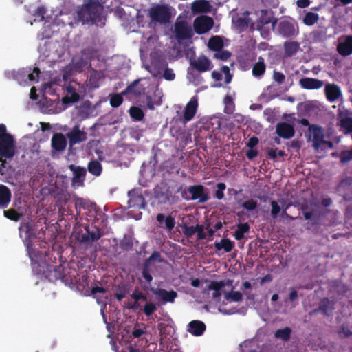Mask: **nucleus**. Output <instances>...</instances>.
I'll list each match as a JSON object with an SVG mask.
<instances>
[{
	"label": "nucleus",
	"mask_w": 352,
	"mask_h": 352,
	"mask_svg": "<svg viewBox=\"0 0 352 352\" xmlns=\"http://www.w3.org/2000/svg\"><path fill=\"white\" fill-rule=\"evenodd\" d=\"M103 6L98 0H88L87 3L78 8L76 12V19L82 24L99 21Z\"/></svg>",
	"instance_id": "nucleus-1"
},
{
	"label": "nucleus",
	"mask_w": 352,
	"mask_h": 352,
	"mask_svg": "<svg viewBox=\"0 0 352 352\" xmlns=\"http://www.w3.org/2000/svg\"><path fill=\"white\" fill-rule=\"evenodd\" d=\"M75 201V208L76 210V215L80 216L82 210H87L90 212L94 211L95 212V219L96 220H101L102 222H104L107 221V218L105 214H104L100 210H96V204L91 203V201L82 198L78 196H74V197Z\"/></svg>",
	"instance_id": "nucleus-2"
},
{
	"label": "nucleus",
	"mask_w": 352,
	"mask_h": 352,
	"mask_svg": "<svg viewBox=\"0 0 352 352\" xmlns=\"http://www.w3.org/2000/svg\"><path fill=\"white\" fill-rule=\"evenodd\" d=\"M149 16L153 21L166 24L171 19L170 7L165 4H157L150 9Z\"/></svg>",
	"instance_id": "nucleus-3"
},
{
	"label": "nucleus",
	"mask_w": 352,
	"mask_h": 352,
	"mask_svg": "<svg viewBox=\"0 0 352 352\" xmlns=\"http://www.w3.org/2000/svg\"><path fill=\"white\" fill-rule=\"evenodd\" d=\"M277 33L283 38H294L299 34V27L294 20H281L277 26Z\"/></svg>",
	"instance_id": "nucleus-4"
},
{
	"label": "nucleus",
	"mask_w": 352,
	"mask_h": 352,
	"mask_svg": "<svg viewBox=\"0 0 352 352\" xmlns=\"http://www.w3.org/2000/svg\"><path fill=\"white\" fill-rule=\"evenodd\" d=\"M173 33L178 43L190 39L194 35L191 25L185 20L177 21L175 23Z\"/></svg>",
	"instance_id": "nucleus-5"
},
{
	"label": "nucleus",
	"mask_w": 352,
	"mask_h": 352,
	"mask_svg": "<svg viewBox=\"0 0 352 352\" xmlns=\"http://www.w3.org/2000/svg\"><path fill=\"white\" fill-rule=\"evenodd\" d=\"M15 155V142L13 137L0 139V162L5 166L6 159H12Z\"/></svg>",
	"instance_id": "nucleus-6"
},
{
	"label": "nucleus",
	"mask_w": 352,
	"mask_h": 352,
	"mask_svg": "<svg viewBox=\"0 0 352 352\" xmlns=\"http://www.w3.org/2000/svg\"><path fill=\"white\" fill-rule=\"evenodd\" d=\"M214 25L212 17L201 16L197 17L193 22L195 32L198 34H203L210 30Z\"/></svg>",
	"instance_id": "nucleus-7"
},
{
	"label": "nucleus",
	"mask_w": 352,
	"mask_h": 352,
	"mask_svg": "<svg viewBox=\"0 0 352 352\" xmlns=\"http://www.w3.org/2000/svg\"><path fill=\"white\" fill-rule=\"evenodd\" d=\"M128 205L129 208H135L138 209H144L146 203L140 189H132L128 192Z\"/></svg>",
	"instance_id": "nucleus-8"
},
{
	"label": "nucleus",
	"mask_w": 352,
	"mask_h": 352,
	"mask_svg": "<svg viewBox=\"0 0 352 352\" xmlns=\"http://www.w3.org/2000/svg\"><path fill=\"white\" fill-rule=\"evenodd\" d=\"M85 230L87 233L82 234L77 237V239L81 243L97 241L104 235L103 230L98 226H95L94 229L91 230L89 226H86Z\"/></svg>",
	"instance_id": "nucleus-9"
},
{
	"label": "nucleus",
	"mask_w": 352,
	"mask_h": 352,
	"mask_svg": "<svg viewBox=\"0 0 352 352\" xmlns=\"http://www.w3.org/2000/svg\"><path fill=\"white\" fill-rule=\"evenodd\" d=\"M309 132L312 135V143L313 146L316 148H318L322 144L327 143L324 141V133L322 127L317 124H311L309 128ZM329 146H332L331 142H328Z\"/></svg>",
	"instance_id": "nucleus-10"
},
{
	"label": "nucleus",
	"mask_w": 352,
	"mask_h": 352,
	"mask_svg": "<svg viewBox=\"0 0 352 352\" xmlns=\"http://www.w3.org/2000/svg\"><path fill=\"white\" fill-rule=\"evenodd\" d=\"M277 19L274 16L273 12L267 9L260 10L258 19L256 21L257 29L261 30L267 24H272V28L274 29Z\"/></svg>",
	"instance_id": "nucleus-11"
},
{
	"label": "nucleus",
	"mask_w": 352,
	"mask_h": 352,
	"mask_svg": "<svg viewBox=\"0 0 352 352\" xmlns=\"http://www.w3.org/2000/svg\"><path fill=\"white\" fill-rule=\"evenodd\" d=\"M66 136L69 140L70 147L85 142L87 138V133L80 130L77 125L74 126L72 131L66 134Z\"/></svg>",
	"instance_id": "nucleus-12"
},
{
	"label": "nucleus",
	"mask_w": 352,
	"mask_h": 352,
	"mask_svg": "<svg viewBox=\"0 0 352 352\" xmlns=\"http://www.w3.org/2000/svg\"><path fill=\"white\" fill-rule=\"evenodd\" d=\"M205 188L202 185H193L188 188V192L192 195L191 200H199V203L204 204L208 201L209 195L205 192Z\"/></svg>",
	"instance_id": "nucleus-13"
},
{
	"label": "nucleus",
	"mask_w": 352,
	"mask_h": 352,
	"mask_svg": "<svg viewBox=\"0 0 352 352\" xmlns=\"http://www.w3.org/2000/svg\"><path fill=\"white\" fill-rule=\"evenodd\" d=\"M190 65L199 72H205L212 69L210 59L204 55L199 56L197 59H191Z\"/></svg>",
	"instance_id": "nucleus-14"
},
{
	"label": "nucleus",
	"mask_w": 352,
	"mask_h": 352,
	"mask_svg": "<svg viewBox=\"0 0 352 352\" xmlns=\"http://www.w3.org/2000/svg\"><path fill=\"white\" fill-rule=\"evenodd\" d=\"M324 94L327 100L330 102H336L342 96L340 87L334 83H328L325 85Z\"/></svg>",
	"instance_id": "nucleus-15"
},
{
	"label": "nucleus",
	"mask_w": 352,
	"mask_h": 352,
	"mask_svg": "<svg viewBox=\"0 0 352 352\" xmlns=\"http://www.w3.org/2000/svg\"><path fill=\"white\" fill-rule=\"evenodd\" d=\"M198 108V100L197 96L191 98L190 100L187 103L184 111V122H190L195 117Z\"/></svg>",
	"instance_id": "nucleus-16"
},
{
	"label": "nucleus",
	"mask_w": 352,
	"mask_h": 352,
	"mask_svg": "<svg viewBox=\"0 0 352 352\" xmlns=\"http://www.w3.org/2000/svg\"><path fill=\"white\" fill-rule=\"evenodd\" d=\"M276 134L284 139H290L294 136L295 130L294 126L287 122H279L276 126Z\"/></svg>",
	"instance_id": "nucleus-17"
},
{
	"label": "nucleus",
	"mask_w": 352,
	"mask_h": 352,
	"mask_svg": "<svg viewBox=\"0 0 352 352\" xmlns=\"http://www.w3.org/2000/svg\"><path fill=\"white\" fill-rule=\"evenodd\" d=\"M63 267L61 265L58 266H49L46 271L43 273L46 278L50 282H54L59 279L64 278L63 276Z\"/></svg>",
	"instance_id": "nucleus-18"
},
{
	"label": "nucleus",
	"mask_w": 352,
	"mask_h": 352,
	"mask_svg": "<svg viewBox=\"0 0 352 352\" xmlns=\"http://www.w3.org/2000/svg\"><path fill=\"white\" fill-rule=\"evenodd\" d=\"M66 137L61 133H56L52 135L51 145L53 151L62 152L67 146Z\"/></svg>",
	"instance_id": "nucleus-19"
},
{
	"label": "nucleus",
	"mask_w": 352,
	"mask_h": 352,
	"mask_svg": "<svg viewBox=\"0 0 352 352\" xmlns=\"http://www.w3.org/2000/svg\"><path fill=\"white\" fill-rule=\"evenodd\" d=\"M69 169L73 171L72 184L78 186H82L86 177V170L80 166L70 165Z\"/></svg>",
	"instance_id": "nucleus-20"
},
{
	"label": "nucleus",
	"mask_w": 352,
	"mask_h": 352,
	"mask_svg": "<svg viewBox=\"0 0 352 352\" xmlns=\"http://www.w3.org/2000/svg\"><path fill=\"white\" fill-rule=\"evenodd\" d=\"M299 85L305 89H319L324 85V82L318 78L305 77L300 79Z\"/></svg>",
	"instance_id": "nucleus-21"
},
{
	"label": "nucleus",
	"mask_w": 352,
	"mask_h": 352,
	"mask_svg": "<svg viewBox=\"0 0 352 352\" xmlns=\"http://www.w3.org/2000/svg\"><path fill=\"white\" fill-rule=\"evenodd\" d=\"M158 299L164 302H173L177 296V293L174 290L167 291L164 289L157 288L153 291Z\"/></svg>",
	"instance_id": "nucleus-22"
},
{
	"label": "nucleus",
	"mask_w": 352,
	"mask_h": 352,
	"mask_svg": "<svg viewBox=\"0 0 352 352\" xmlns=\"http://www.w3.org/2000/svg\"><path fill=\"white\" fill-rule=\"evenodd\" d=\"M206 329V324L201 320H192L187 326V331L195 336L203 335Z\"/></svg>",
	"instance_id": "nucleus-23"
},
{
	"label": "nucleus",
	"mask_w": 352,
	"mask_h": 352,
	"mask_svg": "<svg viewBox=\"0 0 352 352\" xmlns=\"http://www.w3.org/2000/svg\"><path fill=\"white\" fill-rule=\"evenodd\" d=\"M156 220L160 223V227L168 231H171L175 228V219L172 215L165 217L164 214L160 213L157 215Z\"/></svg>",
	"instance_id": "nucleus-24"
},
{
	"label": "nucleus",
	"mask_w": 352,
	"mask_h": 352,
	"mask_svg": "<svg viewBox=\"0 0 352 352\" xmlns=\"http://www.w3.org/2000/svg\"><path fill=\"white\" fill-rule=\"evenodd\" d=\"M211 9V5L206 0H196L192 2L191 7V10L195 14L208 13Z\"/></svg>",
	"instance_id": "nucleus-25"
},
{
	"label": "nucleus",
	"mask_w": 352,
	"mask_h": 352,
	"mask_svg": "<svg viewBox=\"0 0 352 352\" xmlns=\"http://www.w3.org/2000/svg\"><path fill=\"white\" fill-rule=\"evenodd\" d=\"M11 190L5 185L0 184V208H6L11 201Z\"/></svg>",
	"instance_id": "nucleus-26"
},
{
	"label": "nucleus",
	"mask_w": 352,
	"mask_h": 352,
	"mask_svg": "<svg viewBox=\"0 0 352 352\" xmlns=\"http://www.w3.org/2000/svg\"><path fill=\"white\" fill-rule=\"evenodd\" d=\"M145 93V88L140 84V80H134L131 85H128L126 89L122 92L123 94H131L134 96H140Z\"/></svg>",
	"instance_id": "nucleus-27"
},
{
	"label": "nucleus",
	"mask_w": 352,
	"mask_h": 352,
	"mask_svg": "<svg viewBox=\"0 0 352 352\" xmlns=\"http://www.w3.org/2000/svg\"><path fill=\"white\" fill-rule=\"evenodd\" d=\"M337 51L343 56L352 54V35L347 36L344 42L340 43L337 45Z\"/></svg>",
	"instance_id": "nucleus-28"
},
{
	"label": "nucleus",
	"mask_w": 352,
	"mask_h": 352,
	"mask_svg": "<svg viewBox=\"0 0 352 352\" xmlns=\"http://www.w3.org/2000/svg\"><path fill=\"white\" fill-rule=\"evenodd\" d=\"M266 71V64L263 57L259 56L258 61L253 65L252 73V75L258 78H261Z\"/></svg>",
	"instance_id": "nucleus-29"
},
{
	"label": "nucleus",
	"mask_w": 352,
	"mask_h": 352,
	"mask_svg": "<svg viewBox=\"0 0 352 352\" xmlns=\"http://www.w3.org/2000/svg\"><path fill=\"white\" fill-rule=\"evenodd\" d=\"M225 286L226 283L224 280H212L208 286V289L214 291L212 293V297L214 299H219L221 296V290Z\"/></svg>",
	"instance_id": "nucleus-30"
},
{
	"label": "nucleus",
	"mask_w": 352,
	"mask_h": 352,
	"mask_svg": "<svg viewBox=\"0 0 352 352\" xmlns=\"http://www.w3.org/2000/svg\"><path fill=\"white\" fill-rule=\"evenodd\" d=\"M104 78V73L101 70H94L89 76V85L93 88H98L100 81Z\"/></svg>",
	"instance_id": "nucleus-31"
},
{
	"label": "nucleus",
	"mask_w": 352,
	"mask_h": 352,
	"mask_svg": "<svg viewBox=\"0 0 352 352\" xmlns=\"http://www.w3.org/2000/svg\"><path fill=\"white\" fill-rule=\"evenodd\" d=\"M329 307L330 301L329 298H324L320 301L318 307L317 309H314L310 313V315L321 312L323 315L326 316H329L331 315V311H329Z\"/></svg>",
	"instance_id": "nucleus-32"
},
{
	"label": "nucleus",
	"mask_w": 352,
	"mask_h": 352,
	"mask_svg": "<svg viewBox=\"0 0 352 352\" xmlns=\"http://www.w3.org/2000/svg\"><path fill=\"white\" fill-rule=\"evenodd\" d=\"M157 329L160 331L161 340L166 339L167 336H171L174 332L173 327L170 323L159 322Z\"/></svg>",
	"instance_id": "nucleus-33"
},
{
	"label": "nucleus",
	"mask_w": 352,
	"mask_h": 352,
	"mask_svg": "<svg viewBox=\"0 0 352 352\" xmlns=\"http://www.w3.org/2000/svg\"><path fill=\"white\" fill-rule=\"evenodd\" d=\"M214 247L218 251L223 249L226 252H230L234 247V243L229 239H222L220 241L214 243Z\"/></svg>",
	"instance_id": "nucleus-34"
},
{
	"label": "nucleus",
	"mask_w": 352,
	"mask_h": 352,
	"mask_svg": "<svg viewBox=\"0 0 352 352\" xmlns=\"http://www.w3.org/2000/svg\"><path fill=\"white\" fill-rule=\"evenodd\" d=\"M300 44L296 41H286L284 43L285 54L287 57H292L299 50Z\"/></svg>",
	"instance_id": "nucleus-35"
},
{
	"label": "nucleus",
	"mask_w": 352,
	"mask_h": 352,
	"mask_svg": "<svg viewBox=\"0 0 352 352\" xmlns=\"http://www.w3.org/2000/svg\"><path fill=\"white\" fill-rule=\"evenodd\" d=\"M223 41L222 38L219 36H212L208 43V47L212 51L215 52L222 50L223 47Z\"/></svg>",
	"instance_id": "nucleus-36"
},
{
	"label": "nucleus",
	"mask_w": 352,
	"mask_h": 352,
	"mask_svg": "<svg viewBox=\"0 0 352 352\" xmlns=\"http://www.w3.org/2000/svg\"><path fill=\"white\" fill-rule=\"evenodd\" d=\"M87 170L91 175L98 177L101 175L102 171V166L101 163L96 160H91L87 166Z\"/></svg>",
	"instance_id": "nucleus-37"
},
{
	"label": "nucleus",
	"mask_w": 352,
	"mask_h": 352,
	"mask_svg": "<svg viewBox=\"0 0 352 352\" xmlns=\"http://www.w3.org/2000/svg\"><path fill=\"white\" fill-rule=\"evenodd\" d=\"M168 66L167 62L164 59L155 60L151 62L153 67V75L157 76L161 74V71Z\"/></svg>",
	"instance_id": "nucleus-38"
},
{
	"label": "nucleus",
	"mask_w": 352,
	"mask_h": 352,
	"mask_svg": "<svg viewBox=\"0 0 352 352\" xmlns=\"http://www.w3.org/2000/svg\"><path fill=\"white\" fill-rule=\"evenodd\" d=\"M250 226L248 223H239L237 225V229L234 233V236L236 240L240 241L244 238L245 233L249 232Z\"/></svg>",
	"instance_id": "nucleus-39"
},
{
	"label": "nucleus",
	"mask_w": 352,
	"mask_h": 352,
	"mask_svg": "<svg viewBox=\"0 0 352 352\" xmlns=\"http://www.w3.org/2000/svg\"><path fill=\"white\" fill-rule=\"evenodd\" d=\"M291 333L292 329L289 327H286L283 329H277L274 333V337L286 342L290 339Z\"/></svg>",
	"instance_id": "nucleus-40"
},
{
	"label": "nucleus",
	"mask_w": 352,
	"mask_h": 352,
	"mask_svg": "<svg viewBox=\"0 0 352 352\" xmlns=\"http://www.w3.org/2000/svg\"><path fill=\"white\" fill-rule=\"evenodd\" d=\"M68 92L71 94L70 96H64L62 98V102L64 104H72L78 102L80 100V96L76 93L73 88H68Z\"/></svg>",
	"instance_id": "nucleus-41"
},
{
	"label": "nucleus",
	"mask_w": 352,
	"mask_h": 352,
	"mask_svg": "<svg viewBox=\"0 0 352 352\" xmlns=\"http://www.w3.org/2000/svg\"><path fill=\"white\" fill-rule=\"evenodd\" d=\"M340 126L344 130V133H352V117L345 116L340 118Z\"/></svg>",
	"instance_id": "nucleus-42"
},
{
	"label": "nucleus",
	"mask_w": 352,
	"mask_h": 352,
	"mask_svg": "<svg viewBox=\"0 0 352 352\" xmlns=\"http://www.w3.org/2000/svg\"><path fill=\"white\" fill-rule=\"evenodd\" d=\"M3 215L7 219L13 221H19L22 217V214L18 212L14 208H10L8 210L3 211Z\"/></svg>",
	"instance_id": "nucleus-43"
},
{
	"label": "nucleus",
	"mask_w": 352,
	"mask_h": 352,
	"mask_svg": "<svg viewBox=\"0 0 352 352\" xmlns=\"http://www.w3.org/2000/svg\"><path fill=\"white\" fill-rule=\"evenodd\" d=\"M151 266L150 263L145 261L142 270V275L148 283H151L153 280V276L151 274L152 271Z\"/></svg>",
	"instance_id": "nucleus-44"
},
{
	"label": "nucleus",
	"mask_w": 352,
	"mask_h": 352,
	"mask_svg": "<svg viewBox=\"0 0 352 352\" xmlns=\"http://www.w3.org/2000/svg\"><path fill=\"white\" fill-rule=\"evenodd\" d=\"M122 95H124L122 93L109 95L110 104L112 107L118 108L122 104L124 100Z\"/></svg>",
	"instance_id": "nucleus-45"
},
{
	"label": "nucleus",
	"mask_w": 352,
	"mask_h": 352,
	"mask_svg": "<svg viewBox=\"0 0 352 352\" xmlns=\"http://www.w3.org/2000/svg\"><path fill=\"white\" fill-rule=\"evenodd\" d=\"M130 116L137 121H140L143 119L144 113L143 111L138 107H131L129 109Z\"/></svg>",
	"instance_id": "nucleus-46"
},
{
	"label": "nucleus",
	"mask_w": 352,
	"mask_h": 352,
	"mask_svg": "<svg viewBox=\"0 0 352 352\" xmlns=\"http://www.w3.org/2000/svg\"><path fill=\"white\" fill-rule=\"evenodd\" d=\"M318 21V14L311 12H307L303 19V23L307 25H312L317 23Z\"/></svg>",
	"instance_id": "nucleus-47"
},
{
	"label": "nucleus",
	"mask_w": 352,
	"mask_h": 352,
	"mask_svg": "<svg viewBox=\"0 0 352 352\" xmlns=\"http://www.w3.org/2000/svg\"><path fill=\"white\" fill-rule=\"evenodd\" d=\"M225 298L227 300H231L234 302H240L243 300V295L239 291L234 292H225Z\"/></svg>",
	"instance_id": "nucleus-48"
},
{
	"label": "nucleus",
	"mask_w": 352,
	"mask_h": 352,
	"mask_svg": "<svg viewBox=\"0 0 352 352\" xmlns=\"http://www.w3.org/2000/svg\"><path fill=\"white\" fill-rule=\"evenodd\" d=\"M129 294V289L124 285H119L115 293V297L118 301H121Z\"/></svg>",
	"instance_id": "nucleus-49"
},
{
	"label": "nucleus",
	"mask_w": 352,
	"mask_h": 352,
	"mask_svg": "<svg viewBox=\"0 0 352 352\" xmlns=\"http://www.w3.org/2000/svg\"><path fill=\"white\" fill-rule=\"evenodd\" d=\"M91 294L94 296L97 300L98 303H104V302L100 300V298L97 295L98 293L100 294H106L107 289L103 287L95 286L91 288Z\"/></svg>",
	"instance_id": "nucleus-50"
},
{
	"label": "nucleus",
	"mask_w": 352,
	"mask_h": 352,
	"mask_svg": "<svg viewBox=\"0 0 352 352\" xmlns=\"http://www.w3.org/2000/svg\"><path fill=\"white\" fill-rule=\"evenodd\" d=\"M231 56V53L228 50H220L214 54L213 58L221 60H227Z\"/></svg>",
	"instance_id": "nucleus-51"
},
{
	"label": "nucleus",
	"mask_w": 352,
	"mask_h": 352,
	"mask_svg": "<svg viewBox=\"0 0 352 352\" xmlns=\"http://www.w3.org/2000/svg\"><path fill=\"white\" fill-rule=\"evenodd\" d=\"M340 162L346 164L352 160V148L351 150H344L340 155Z\"/></svg>",
	"instance_id": "nucleus-52"
},
{
	"label": "nucleus",
	"mask_w": 352,
	"mask_h": 352,
	"mask_svg": "<svg viewBox=\"0 0 352 352\" xmlns=\"http://www.w3.org/2000/svg\"><path fill=\"white\" fill-rule=\"evenodd\" d=\"M224 102L226 104L224 112L228 114L232 113L234 107L232 97L228 95L226 96L224 99Z\"/></svg>",
	"instance_id": "nucleus-53"
},
{
	"label": "nucleus",
	"mask_w": 352,
	"mask_h": 352,
	"mask_svg": "<svg viewBox=\"0 0 352 352\" xmlns=\"http://www.w3.org/2000/svg\"><path fill=\"white\" fill-rule=\"evenodd\" d=\"M145 261L150 263L151 265L153 261H157V263L164 262V258L162 257L160 253L158 251H153L151 255Z\"/></svg>",
	"instance_id": "nucleus-54"
},
{
	"label": "nucleus",
	"mask_w": 352,
	"mask_h": 352,
	"mask_svg": "<svg viewBox=\"0 0 352 352\" xmlns=\"http://www.w3.org/2000/svg\"><path fill=\"white\" fill-rule=\"evenodd\" d=\"M156 310V305L152 302H146L143 309L144 313L146 316H151Z\"/></svg>",
	"instance_id": "nucleus-55"
},
{
	"label": "nucleus",
	"mask_w": 352,
	"mask_h": 352,
	"mask_svg": "<svg viewBox=\"0 0 352 352\" xmlns=\"http://www.w3.org/2000/svg\"><path fill=\"white\" fill-rule=\"evenodd\" d=\"M217 190L215 191L214 196L217 199L221 200L225 197L223 191L225 190L226 186L224 183L220 182L217 184Z\"/></svg>",
	"instance_id": "nucleus-56"
},
{
	"label": "nucleus",
	"mask_w": 352,
	"mask_h": 352,
	"mask_svg": "<svg viewBox=\"0 0 352 352\" xmlns=\"http://www.w3.org/2000/svg\"><path fill=\"white\" fill-rule=\"evenodd\" d=\"M30 70L31 69H30L28 71V72H29L28 76V80L31 82H38L39 75L41 74L39 68L34 67L32 72H30Z\"/></svg>",
	"instance_id": "nucleus-57"
},
{
	"label": "nucleus",
	"mask_w": 352,
	"mask_h": 352,
	"mask_svg": "<svg viewBox=\"0 0 352 352\" xmlns=\"http://www.w3.org/2000/svg\"><path fill=\"white\" fill-rule=\"evenodd\" d=\"M131 297L135 301H139V300L146 301L147 300V296L138 289H135L133 291V292L131 295Z\"/></svg>",
	"instance_id": "nucleus-58"
},
{
	"label": "nucleus",
	"mask_w": 352,
	"mask_h": 352,
	"mask_svg": "<svg viewBox=\"0 0 352 352\" xmlns=\"http://www.w3.org/2000/svg\"><path fill=\"white\" fill-rule=\"evenodd\" d=\"M120 246L123 250L129 251L132 250L133 243L131 239L124 238L122 241H121Z\"/></svg>",
	"instance_id": "nucleus-59"
},
{
	"label": "nucleus",
	"mask_w": 352,
	"mask_h": 352,
	"mask_svg": "<svg viewBox=\"0 0 352 352\" xmlns=\"http://www.w3.org/2000/svg\"><path fill=\"white\" fill-rule=\"evenodd\" d=\"M271 206H272L271 215L274 218H276V217H277L278 214L281 211V206H280L278 205V202L274 200H272L271 201Z\"/></svg>",
	"instance_id": "nucleus-60"
},
{
	"label": "nucleus",
	"mask_w": 352,
	"mask_h": 352,
	"mask_svg": "<svg viewBox=\"0 0 352 352\" xmlns=\"http://www.w3.org/2000/svg\"><path fill=\"white\" fill-rule=\"evenodd\" d=\"M257 202L253 199L246 201L242 204V207L248 211L255 210L257 208Z\"/></svg>",
	"instance_id": "nucleus-61"
},
{
	"label": "nucleus",
	"mask_w": 352,
	"mask_h": 352,
	"mask_svg": "<svg viewBox=\"0 0 352 352\" xmlns=\"http://www.w3.org/2000/svg\"><path fill=\"white\" fill-rule=\"evenodd\" d=\"M273 80L279 85L285 81V76L283 73L274 70L273 72Z\"/></svg>",
	"instance_id": "nucleus-62"
},
{
	"label": "nucleus",
	"mask_w": 352,
	"mask_h": 352,
	"mask_svg": "<svg viewBox=\"0 0 352 352\" xmlns=\"http://www.w3.org/2000/svg\"><path fill=\"white\" fill-rule=\"evenodd\" d=\"M197 230V226H184L183 228V233L184 234L188 237H192L195 233Z\"/></svg>",
	"instance_id": "nucleus-63"
},
{
	"label": "nucleus",
	"mask_w": 352,
	"mask_h": 352,
	"mask_svg": "<svg viewBox=\"0 0 352 352\" xmlns=\"http://www.w3.org/2000/svg\"><path fill=\"white\" fill-rule=\"evenodd\" d=\"M163 77L166 80H173L175 78V74L174 73L173 70L170 68H168V67H166L164 68V71L163 73Z\"/></svg>",
	"instance_id": "nucleus-64"
}]
</instances>
